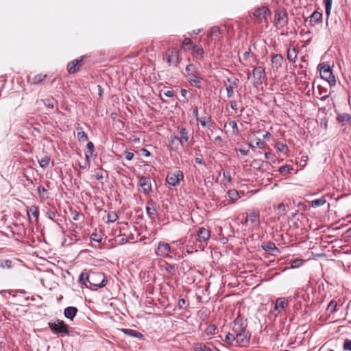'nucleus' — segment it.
Here are the masks:
<instances>
[{
	"label": "nucleus",
	"instance_id": "f257e3e1",
	"mask_svg": "<svg viewBox=\"0 0 351 351\" xmlns=\"http://www.w3.org/2000/svg\"><path fill=\"white\" fill-rule=\"evenodd\" d=\"M231 332L236 339V346L247 347L250 344L251 335L247 330V323L238 316L231 324Z\"/></svg>",
	"mask_w": 351,
	"mask_h": 351
},
{
	"label": "nucleus",
	"instance_id": "f03ea898",
	"mask_svg": "<svg viewBox=\"0 0 351 351\" xmlns=\"http://www.w3.org/2000/svg\"><path fill=\"white\" fill-rule=\"evenodd\" d=\"M85 280H87L89 284L88 287L93 291H97V289L105 287L108 282L103 273L92 271L88 273L86 276Z\"/></svg>",
	"mask_w": 351,
	"mask_h": 351
},
{
	"label": "nucleus",
	"instance_id": "7ed1b4c3",
	"mask_svg": "<svg viewBox=\"0 0 351 351\" xmlns=\"http://www.w3.org/2000/svg\"><path fill=\"white\" fill-rule=\"evenodd\" d=\"M186 72L187 80L189 84L197 88H201V82L203 78L199 75V68L194 64H189L186 66Z\"/></svg>",
	"mask_w": 351,
	"mask_h": 351
},
{
	"label": "nucleus",
	"instance_id": "20e7f679",
	"mask_svg": "<svg viewBox=\"0 0 351 351\" xmlns=\"http://www.w3.org/2000/svg\"><path fill=\"white\" fill-rule=\"evenodd\" d=\"M49 328L54 334H61V335H69V326L62 321L58 319L56 322H49Z\"/></svg>",
	"mask_w": 351,
	"mask_h": 351
},
{
	"label": "nucleus",
	"instance_id": "39448f33",
	"mask_svg": "<svg viewBox=\"0 0 351 351\" xmlns=\"http://www.w3.org/2000/svg\"><path fill=\"white\" fill-rule=\"evenodd\" d=\"M184 174L182 171L177 170L173 172H169L166 177V182L169 186H176L179 185L180 182L183 180Z\"/></svg>",
	"mask_w": 351,
	"mask_h": 351
},
{
	"label": "nucleus",
	"instance_id": "423d86ee",
	"mask_svg": "<svg viewBox=\"0 0 351 351\" xmlns=\"http://www.w3.org/2000/svg\"><path fill=\"white\" fill-rule=\"evenodd\" d=\"M289 305V300L286 298H279L276 300L274 309L271 313L276 317L282 311H285Z\"/></svg>",
	"mask_w": 351,
	"mask_h": 351
},
{
	"label": "nucleus",
	"instance_id": "0eeeda50",
	"mask_svg": "<svg viewBox=\"0 0 351 351\" xmlns=\"http://www.w3.org/2000/svg\"><path fill=\"white\" fill-rule=\"evenodd\" d=\"M253 75V85L256 87L262 84L264 80H265V68L259 66L254 67L252 72Z\"/></svg>",
	"mask_w": 351,
	"mask_h": 351
},
{
	"label": "nucleus",
	"instance_id": "6e6552de",
	"mask_svg": "<svg viewBox=\"0 0 351 351\" xmlns=\"http://www.w3.org/2000/svg\"><path fill=\"white\" fill-rule=\"evenodd\" d=\"M247 221H249L250 228L252 230L258 229L260 226V214L257 210H252L246 213Z\"/></svg>",
	"mask_w": 351,
	"mask_h": 351
},
{
	"label": "nucleus",
	"instance_id": "1a4fd4ad",
	"mask_svg": "<svg viewBox=\"0 0 351 351\" xmlns=\"http://www.w3.org/2000/svg\"><path fill=\"white\" fill-rule=\"evenodd\" d=\"M167 62L169 65L177 66L180 62L179 51L175 48H169L165 53Z\"/></svg>",
	"mask_w": 351,
	"mask_h": 351
},
{
	"label": "nucleus",
	"instance_id": "9d476101",
	"mask_svg": "<svg viewBox=\"0 0 351 351\" xmlns=\"http://www.w3.org/2000/svg\"><path fill=\"white\" fill-rule=\"evenodd\" d=\"M138 185L141 187L143 193L147 195L152 191V179L149 176H138Z\"/></svg>",
	"mask_w": 351,
	"mask_h": 351
},
{
	"label": "nucleus",
	"instance_id": "9b49d317",
	"mask_svg": "<svg viewBox=\"0 0 351 351\" xmlns=\"http://www.w3.org/2000/svg\"><path fill=\"white\" fill-rule=\"evenodd\" d=\"M171 252V248L169 243L163 241L159 242L156 250L157 256H162L163 258H171V256L170 255Z\"/></svg>",
	"mask_w": 351,
	"mask_h": 351
},
{
	"label": "nucleus",
	"instance_id": "f8f14e48",
	"mask_svg": "<svg viewBox=\"0 0 351 351\" xmlns=\"http://www.w3.org/2000/svg\"><path fill=\"white\" fill-rule=\"evenodd\" d=\"M288 23V16L286 12L279 11L275 14L274 25L278 29L285 27Z\"/></svg>",
	"mask_w": 351,
	"mask_h": 351
},
{
	"label": "nucleus",
	"instance_id": "ddd939ff",
	"mask_svg": "<svg viewBox=\"0 0 351 351\" xmlns=\"http://www.w3.org/2000/svg\"><path fill=\"white\" fill-rule=\"evenodd\" d=\"M261 133V130H258L254 132L250 136V146L252 148L263 149L265 146V143L263 139L256 136V134Z\"/></svg>",
	"mask_w": 351,
	"mask_h": 351
},
{
	"label": "nucleus",
	"instance_id": "4468645a",
	"mask_svg": "<svg viewBox=\"0 0 351 351\" xmlns=\"http://www.w3.org/2000/svg\"><path fill=\"white\" fill-rule=\"evenodd\" d=\"M177 131L179 137L176 136L175 138L179 141L182 145L187 143L189 138V131L183 125L178 126Z\"/></svg>",
	"mask_w": 351,
	"mask_h": 351
},
{
	"label": "nucleus",
	"instance_id": "2eb2a0df",
	"mask_svg": "<svg viewBox=\"0 0 351 351\" xmlns=\"http://www.w3.org/2000/svg\"><path fill=\"white\" fill-rule=\"evenodd\" d=\"M210 236V231L208 229L202 227L198 229L197 234L195 236V239L199 243L206 242L208 241Z\"/></svg>",
	"mask_w": 351,
	"mask_h": 351
},
{
	"label": "nucleus",
	"instance_id": "dca6fc26",
	"mask_svg": "<svg viewBox=\"0 0 351 351\" xmlns=\"http://www.w3.org/2000/svg\"><path fill=\"white\" fill-rule=\"evenodd\" d=\"M271 12L265 6H262L255 9L253 15L257 19L262 20L263 19H266L267 16L270 15Z\"/></svg>",
	"mask_w": 351,
	"mask_h": 351
},
{
	"label": "nucleus",
	"instance_id": "f3484780",
	"mask_svg": "<svg viewBox=\"0 0 351 351\" xmlns=\"http://www.w3.org/2000/svg\"><path fill=\"white\" fill-rule=\"evenodd\" d=\"M146 212L151 219H154L157 213L156 203L153 199H149L147 202Z\"/></svg>",
	"mask_w": 351,
	"mask_h": 351
},
{
	"label": "nucleus",
	"instance_id": "a211bd4d",
	"mask_svg": "<svg viewBox=\"0 0 351 351\" xmlns=\"http://www.w3.org/2000/svg\"><path fill=\"white\" fill-rule=\"evenodd\" d=\"M83 61V58L81 57L80 59H75L70 62L67 65V71L69 73H75L77 71L79 66Z\"/></svg>",
	"mask_w": 351,
	"mask_h": 351
},
{
	"label": "nucleus",
	"instance_id": "6ab92c4d",
	"mask_svg": "<svg viewBox=\"0 0 351 351\" xmlns=\"http://www.w3.org/2000/svg\"><path fill=\"white\" fill-rule=\"evenodd\" d=\"M283 61H284V58L282 55H280V54L274 55L271 60L272 67L274 69H276V70H278L282 66Z\"/></svg>",
	"mask_w": 351,
	"mask_h": 351
},
{
	"label": "nucleus",
	"instance_id": "aec40b11",
	"mask_svg": "<svg viewBox=\"0 0 351 351\" xmlns=\"http://www.w3.org/2000/svg\"><path fill=\"white\" fill-rule=\"evenodd\" d=\"M321 77L326 80L330 86H335L336 84V79L334 74L332 72V69L329 71L324 72L321 74Z\"/></svg>",
	"mask_w": 351,
	"mask_h": 351
},
{
	"label": "nucleus",
	"instance_id": "412c9836",
	"mask_svg": "<svg viewBox=\"0 0 351 351\" xmlns=\"http://www.w3.org/2000/svg\"><path fill=\"white\" fill-rule=\"evenodd\" d=\"M322 20V14L317 11H315L310 16V25L311 26H315L320 23Z\"/></svg>",
	"mask_w": 351,
	"mask_h": 351
},
{
	"label": "nucleus",
	"instance_id": "4be33fe9",
	"mask_svg": "<svg viewBox=\"0 0 351 351\" xmlns=\"http://www.w3.org/2000/svg\"><path fill=\"white\" fill-rule=\"evenodd\" d=\"M262 248L266 251L269 252L273 255H275V252L278 253L279 249L276 246V245L272 242H267L266 243L263 244Z\"/></svg>",
	"mask_w": 351,
	"mask_h": 351
},
{
	"label": "nucleus",
	"instance_id": "5701e85b",
	"mask_svg": "<svg viewBox=\"0 0 351 351\" xmlns=\"http://www.w3.org/2000/svg\"><path fill=\"white\" fill-rule=\"evenodd\" d=\"M121 331L126 335L137 338L139 339H143V335L140 332H138L136 330H134L133 329L130 328H123L121 329Z\"/></svg>",
	"mask_w": 351,
	"mask_h": 351
},
{
	"label": "nucleus",
	"instance_id": "b1692460",
	"mask_svg": "<svg viewBox=\"0 0 351 351\" xmlns=\"http://www.w3.org/2000/svg\"><path fill=\"white\" fill-rule=\"evenodd\" d=\"M77 311L78 310L76 307L69 306L64 309V315L66 318L73 320V318L75 317Z\"/></svg>",
	"mask_w": 351,
	"mask_h": 351
},
{
	"label": "nucleus",
	"instance_id": "393cba45",
	"mask_svg": "<svg viewBox=\"0 0 351 351\" xmlns=\"http://www.w3.org/2000/svg\"><path fill=\"white\" fill-rule=\"evenodd\" d=\"M220 34V29L217 26H214L211 27L207 36L211 40H218L219 38Z\"/></svg>",
	"mask_w": 351,
	"mask_h": 351
},
{
	"label": "nucleus",
	"instance_id": "a878e982",
	"mask_svg": "<svg viewBox=\"0 0 351 351\" xmlns=\"http://www.w3.org/2000/svg\"><path fill=\"white\" fill-rule=\"evenodd\" d=\"M224 128L230 129L233 135H238L239 134L237 124L234 121H227L224 125Z\"/></svg>",
	"mask_w": 351,
	"mask_h": 351
},
{
	"label": "nucleus",
	"instance_id": "bb28decb",
	"mask_svg": "<svg viewBox=\"0 0 351 351\" xmlns=\"http://www.w3.org/2000/svg\"><path fill=\"white\" fill-rule=\"evenodd\" d=\"M193 56L199 60H202L204 58V51L202 47L197 45H193Z\"/></svg>",
	"mask_w": 351,
	"mask_h": 351
},
{
	"label": "nucleus",
	"instance_id": "cd10ccee",
	"mask_svg": "<svg viewBox=\"0 0 351 351\" xmlns=\"http://www.w3.org/2000/svg\"><path fill=\"white\" fill-rule=\"evenodd\" d=\"M217 330V328L215 324H210L206 327L204 333V336H206L210 339L212 336L215 335Z\"/></svg>",
	"mask_w": 351,
	"mask_h": 351
},
{
	"label": "nucleus",
	"instance_id": "c85d7f7f",
	"mask_svg": "<svg viewBox=\"0 0 351 351\" xmlns=\"http://www.w3.org/2000/svg\"><path fill=\"white\" fill-rule=\"evenodd\" d=\"M287 58L290 62H295L297 58V51L295 48H288Z\"/></svg>",
	"mask_w": 351,
	"mask_h": 351
},
{
	"label": "nucleus",
	"instance_id": "c756f323",
	"mask_svg": "<svg viewBox=\"0 0 351 351\" xmlns=\"http://www.w3.org/2000/svg\"><path fill=\"white\" fill-rule=\"evenodd\" d=\"M221 340L229 346H236V339L231 331L227 333L224 339H221Z\"/></svg>",
	"mask_w": 351,
	"mask_h": 351
},
{
	"label": "nucleus",
	"instance_id": "7c9ffc66",
	"mask_svg": "<svg viewBox=\"0 0 351 351\" xmlns=\"http://www.w3.org/2000/svg\"><path fill=\"white\" fill-rule=\"evenodd\" d=\"M194 351H212L206 344L202 342H197L193 343Z\"/></svg>",
	"mask_w": 351,
	"mask_h": 351
},
{
	"label": "nucleus",
	"instance_id": "2f4dec72",
	"mask_svg": "<svg viewBox=\"0 0 351 351\" xmlns=\"http://www.w3.org/2000/svg\"><path fill=\"white\" fill-rule=\"evenodd\" d=\"M326 202V199L325 198V197L323 196L319 199L312 200L311 202V206L313 208H317V207H319V206H321L325 204Z\"/></svg>",
	"mask_w": 351,
	"mask_h": 351
},
{
	"label": "nucleus",
	"instance_id": "473e14b6",
	"mask_svg": "<svg viewBox=\"0 0 351 351\" xmlns=\"http://www.w3.org/2000/svg\"><path fill=\"white\" fill-rule=\"evenodd\" d=\"M38 160L39 162L40 167L43 168L47 167L50 164V158L47 155H45L43 157L40 158H38Z\"/></svg>",
	"mask_w": 351,
	"mask_h": 351
},
{
	"label": "nucleus",
	"instance_id": "72a5a7b5",
	"mask_svg": "<svg viewBox=\"0 0 351 351\" xmlns=\"http://www.w3.org/2000/svg\"><path fill=\"white\" fill-rule=\"evenodd\" d=\"M38 215H39L38 209L35 206H32L27 210V215H28L29 218H30L31 216H33L37 220L38 218Z\"/></svg>",
	"mask_w": 351,
	"mask_h": 351
},
{
	"label": "nucleus",
	"instance_id": "f704fd0d",
	"mask_svg": "<svg viewBox=\"0 0 351 351\" xmlns=\"http://www.w3.org/2000/svg\"><path fill=\"white\" fill-rule=\"evenodd\" d=\"M275 147L277 150L282 153H287L288 151V147L285 143L283 142L278 141L275 143Z\"/></svg>",
	"mask_w": 351,
	"mask_h": 351
},
{
	"label": "nucleus",
	"instance_id": "c9c22d12",
	"mask_svg": "<svg viewBox=\"0 0 351 351\" xmlns=\"http://www.w3.org/2000/svg\"><path fill=\"white\" fill-rule=\"evenodd\" d=\"M94 156L96 157L97 155H84V161L80 162V167L84 169H86L88 166L90 158H93Z\"/></svg>",
	"mask_w": 351,
	"mask_h": 351
},
{
	"label": "nucleus",
	"instance_id": "e433bc0d",
	"mask_svg": "<svg viewBox=\"0 0 351 351\" xmlns=\"http://www.w3.org/2000/svg\"><path fill=\"white\" fill-rule=\"evenodd\" d=\"M0 267L3 269H10L12 267V261L8 259L0 260Z\"/></svg>",
	"mask_w": 351,
	"mask_h": 351
},
{
	"label": "nucleus",
	"instance_id": "4c0bfd02",
	"mask_svg": "<svg viewBox=\"0 0 351 351\" xmlns=\"http://www.w3.org/2000/svg\"><path fill=\"white\" fill-rule=\"evenodd\" d=\"M47 75L45 74H38L33 77L32 82L33 84H38L41 83L45 78Z\"/></svg>",
	"mask_w": 351,
	"mask_h": 351
},
{
	"label": "nucleus",
	"instance_id": "58836bf2",
	"mask_svg": "<svg viewBox=\"0 0 351 351\" xmlns=\"http://www.w3.org/2000/svg\"><path fill=\"white\" fill-rule=\"evenodd\" d=\"M77 138L80 141H86L88 140V137L86 133L82 130L77 128Z\"/></svg>",
	"mask_w": 351,
	"mask_h": 351
},
{
	"label": "nucleus",
	"instance_id": "ea45409f",
	"mask_svg": "<svg viewBox=\"0 0 351 351\" xmlns=\"http://www.w3.org/2000/svg\"><path fill=\"white\" fill-rule=\"evenodd\" d=\"M228 195L229 198L232 200V202H234L239 198V195L238 191L236 190H229L228 191Z\"/></svg>",
	"mask_w": 351,
	"mask_h": 351
},
{
	"label": "nucleus",
	"instance_id": "a19ab883",
	"mask_svg": "<svg viewBox=\"0 0 351 351\" xmlns=\"http://www.w3.org/2000/svg\"><path fill=\"white\" fill-rule=\"evenodd\" d=\"M37 191H38V193L39 196L41 198L45 199V198L48 197V192L44 186L40 185L38 187Z\"/></svg>",
	"mask_w": 351,
	"mask_h": 351
},
{
	"label": "nucleus",
	"instance_id": "79ce46f5",
	"mask_svg": "<svg viewBox=\"0 0 351 351\" xmlns=\"http://www.w3.org/2000/svg\"><path fill=\"white\" fill-rule=\"evenodd\" d=\"M201 125L204 128H206V127H208V128H210V123L211 121V119L210 117H202V118H199V121H198Z\"/></svg>",
	"mask_w": 351,
	"mask_h": 351
},
{
	"label": "nucleus",
	"instance_id": "37998d69",
	"mask_svg": "<svg viewBox=\"0 0 351 351\" xmlns=\"http://www.w3.org/2000/svg\"><path fill=\"white\" fill-rule=\"evenodd\" d=\"M165 269L168 274L174 275L176 273V265L166 263Z\"/></svg>",
	"mask_w": 351,
	"mask_h": 351
},
{
	"label": "nucleus",
	"instance_id": "c03bdc74",
	"mask_svg": "<svg viewBox=\"0 0 351 351\" xmlns=\"http://www.w3.org/2000/svg\"><path fill=\"white\" fill-rule=\"evenodd\" d=\"M327 311L332 314L337 311V302L335 300H331L328 305Z\"/></svg>",
	"mask_w": 351,
	"mask_h": 351
},
{
	"label": "nucleus",
	"instance_id": "a18cd8bd",
	"mask_svg": "<svg viewBox=\"0 0 351 351\" xmlns=\"http://www.w3.org/2000/svg\"><path fill=\"white\" fill-rule=\"evenodd\" d=\"M332 0H324L326 14L328 17L332 9Z\"/></svg>",
	"mask_w": 351,
	"mask_h": 351
},
{
	"label": "nucleus",
	"instance_id": "49530a36",
	"mask_svg": "<svg viewBox=\"0 0 351 351\" xmlns=\"http://www.w3.org/2000/svg\"><path fill=\"white\" fill-rule=\"evenodd\" d=\"M318 69L319 70L320 75L324 73V72H327L331 70V68L329 64L322 63L319 64L318 66Z\"/></svg>",
	"mask_w": 351,
	"mask_h": 351
},
{
	"label": "nucleus",
	"instance_id": "de8ad7c7",
	"mask_svg": "<svg viewBox=\"0 0 351 351\" xmlns=\"http://www.w3.org/2000/svg\"><path fill=\"white\" fill-rule=\"evenodd\" d=\"M351 117L346 113H343L342 114H339L337 117V120L341 123H345L350 121Z\"/></svg>",
	"mask_w": 351,
	"mask_h": 351
},
{
	"label": "nucleus",
	"instance_id": "09e8293b",
	"mask_svg": "<svg viewBox=\"0 0 351 351\" xmlns=\"http://www.w3.org/2000/svg\"><path fill=\"white\" fill-rule=\"evenodd\" d=\"M304 263V261L302 259H295L290 263V267L291 268H298L300 267Z\"/></svg>",
	"mask_w": 351,
	"mask_h": 351
},
{
	"label": "nucleus",
	"instance_id": "8fccbe9b",
	"mask_svg": "<svg viewBox=\"0 0 351 351\" xmlns=\"http://www.w3.org/2000/svg\"><path fill=\"white\" fill-rule=\"evenodd\" d=\"M292 169L293 168H291L290 166L282 165L279 168L278 171L282 176H286L290 172V170Z\"/></svg>",
	"mask_w": 351,
	"mask_h": 351
},
{
	"label": "nucleus",
	"instance_id": "3c124183",
	"mask_svg": "<svg viewBox=\"0 0 351 351\" xmlns=\"http://www.w3.org/2000/svg\"><path fill=\"white\" fill-rule=\"evenodd\" d=\"M189 303L184 298H180L178 302V306L180 309H186Z\"/></svg>",
	"mask_w": 351,
	"mask_h": 351
},
{
	"label": "nucleus",
	"instance_id": "603ef678",
	"mask_svg": "<svg viewBox=\"0 0 351 351\" xmlns=\"http://www.w3.org/2000/svg\"><path fill=\"white\" fill-rule=\"evenodd\" d=\"M118 219V216L115 212H111L108 214V223H113Z\"/></svg>",
	"mask_w": 351,
	"mask_h": 351
},
{
	"label": "nucleus",
	"instance_id": "864d4df0",
	"mask_svg": "<svg viewBox=\"0 0 351 351\" xmlns=\"http://www.w3.org/2000/svg\"><path fill=\"white\" fill-rule=\"evenodd\" d=\"M277 213L278 215L282 216L286 213V206L284 204L281 203L278 205L277 208Z\"/></svg>",
	"mask_w": 351,
	"mask_h": 351
},
{
	"label": "nucleus",
	"instance_id": "5fc2aeb1",
	"mask_svg": "<svg viewBox=\"0 0 351 351\" xmlns=\"http://www.w3.org/2000/svg\"><path fill=\"white\" fill-rule=\"evenodd\" d=\"M44 104L49 108L53 109L54 108L56 101L53 99H46L44 100Z\"/></svg>",
	"mask_w": 351,
	"mask_h": 351
},
{
	"label": "nucleus",
	"instance_id": "6e6d98bb",
	"mask_svg": "<svg viewBox=\"0 0 351 351\" xmlns=\"http://www.w3.org/2000/svg\"><path fill=\"white\" fill-rule=\"evenodd\" d=\"M87 274H88V273H84V272L81 273V274L79 276L78 280H79L80 283L84 285L85 286L88 287V285H87V283H88V282H87V280H85L86 276Z\"/></svg>",
	"mask_w": 351,
	"mask_h": 351
},
{
	"label": "nucleus",
	"instance_id": "4d7b16f0",
	"mask_svg": "<svg viewBox=\"0 0 351 351\" xmlns=\"http://www.w3.org/2000/svg\"><path fill=\"white\" fill-rule=\"evenodd\" d=\"M222 174H223V179L225 180H226L228 183H231L232 177H231L230 172L228 171H223Z\"/></svg>",
	"mask_w": 351,
	"mask_h": 351
},
{
	"label": "nucleus",
	"instance_id": "13d9d810",
	"mask_svg": "<svg viewBox=\"0 0 351 351\" xmlns=\"http://www.w3.org/2000/svg\"><path fill=\"white\" fill-rule=\"evenodd\" d=\"M193 43L190 38H185L182 41V48L188 49L186 47L192 45Z\"/></svg>",
	"mask_w": 351,
	"mask_h": 351
},
{
	"label": "nucleus",
	"instance_id": "bf43d9fd",
	"mask_svg": "<svg viewBox=\"0 0 351 351\" xmlns=\"http://www.w3.org/2000/svg\"><path fill=\"white\" fill-rule=\"evenodd\" d=\"M90 239L94 241L100 243L102 239H101V237L100 235H99L97 233L93 232L90 235Z\"/></svg>",
	"mask_w": 351,
	"mask_h": 351
},
{
	"label": "nucleus",
	"instance_id": "052dcab7",
	"mask_svg": "<svg viewBox=\"0 0 351 351\" xmlns=\"http://www.w3.org/2000/svg\"><path fill=\"white\" fill-rule=\"evenodd\" d=\"M343 348L345 350L351 351V339H346Z\"/></svg>",
	"mask_w": 351,
	"mask_h": 351
},
{
	"label": "nucleus",
	"instance_id": "680f3d73",
	"mask_svg": "<svg viewBox=\"0 0 351 351\" xmlns=\"http://www.w3.org/2000/svg\"><path fill=\"white\" fill-rule=\"evenodd\" d=\"M226 91H227V97L228 98H231L233 96L234 94V89L233 87L231 86L226 87Z\"/></svg>",
	"mask_w": 351,
	"mask_h": 351
},
{
	"label": "nucleus",
	"instance_id": "e2e57ef3",
	"mask_svg": "<svg viewBox=\"0 0 351 351\" xmlns=\"http://www.w3.org/2000/svg\"><path fill=\"white\" fill-rule=\"evenodd\" d=\"M86 148L91 154L94 152V145L92 142H88L86 145Z\"/></svg>",
	"mask_w": 351,
	"mask_h": 351
},
{
	"label": "nucleus",
	"instance_id": "0e129e2a",
	"mask_svg": "<svg viewBox=\"0 0 351 351\" xmlns=\"http://www.w3.org/2000/svg\"><path fill=\"white\" fill-rule=\"evenodd\" d=\"M271 138V134L269 132H266L263 135V139L265 143V141H269Z\"/></svg>",
	"mask_w": 351,
	"mask_h": 351
},
{
	"label": "nucleus",
	"instance_id": "69168bd1",
	"mask_svg": "<svg viewBox=\"0 0 351 351\" xmlns=\"http://www.w3.org/2000/svg\"><path fill=\"white\" fill-rule=\"evenodd\" d=\"M96 178H97L99 181L102 182V180L104 179V176H103V173H102V172L101 171V170H99V171L96 172Z\"/></svg>",
	"mask_w": 351,
	"mask_h": 351
},
{
	"label": "nucleus",
	"instance_id": "338daca9",
	"mask_svg": "<svg viewBox=\"0 0 351 351\" xmlns=\"http://www.w3.org/2000/svg\"><path fill=\"white\" fill-rule=\"evenodd\" d=\"M251 56H252V53H251L250 51H245L243 54V60L245 61H248Z\"/></svg>",
	"mask_w": 351,
	"mask_h": 351
},
{
	"label": "nucleus",
	"instance_id": "774afa93",
	"mask_svg": "<svg viewBox=\"0 0 351 351\" xmlns=\"http://www.w3.org/2000/svg\"><path fill=\"white\" fill-rule=\"evenodd\" d=\"M230 107L232 110L237 111L238 108H237V102L236 101H231L230 102Z\"/></svg>",
	"mask_w": 351,
	"mask_h": 351
}]
</instances>
